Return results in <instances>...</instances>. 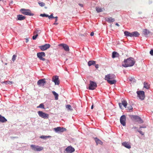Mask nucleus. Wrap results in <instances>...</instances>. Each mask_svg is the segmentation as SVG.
Returning a JSON list of instances; mask_svg holds the SVG:
<instances>
[{"label": "nucleus", "instance_id": "37998d69", "mask_svg": "<svg viewBox=\"0 0 153 153\" xmlns=\"http://www.w3.org/2000/svg\"><path fill=\"white\" fill-rule=\"evenodd\" d=\"M119 106L120 108L121 109H122V103H119Z\"/></svg>", "mask_w": 153, "mask_h": 153}, {"label": "nucleus", "instance_id": "473e14b6", "mask_svg": "<svg viewBox=\"0 0 153 153\" xmlns=\"http://www.w3.org/2000/svg\"><path fill=\"white\" fill-rule=\"evenodd\" d=\"M51 137V136H45L44 135H42L40 137L41 138L44 139H46L47 138H50Z\"/></svg>", "mask_w": 153, "mask_h": 153}, {"label": "nucleus", "instance_id": "0eeeda50", "mask_svg": "<svg viewBox=\"0 0 153 153\" xmlns=\"http://www.w3.org/2000/svg\"><path fill=\"white\" fill-rule=\"evenodd\" d=\"M38 113L40 117L45 119H48L49 117V115L48 114L44 113L42 111H38Z\"/></svg>", "mask_w": 153, "mask_h": 153}, {"label": "nucleus", "instance_id": "de8ad7c7", "mask_svg": "<svg viewBox=\"0 0 153 153\" xmlns=\"http://www.w3.org/2000/svg\"><path fill=\"white\" fill-rule=\"evenodd\" d=\"M7 83L9 84H11L12 83V82L11 81H9L7 82Z\"/></svg>", "mask_w": 153, "mask_h": 153}, {"label": "nucleus", "instance_id": "2eb2a0df", "mask_svg": "<svg viewBox=\"0 0 153 153\" xmlns=\"http://www.w3.org/2000/svg\"><path fill=\"white\" fill-rule=\"evenodd\" d=\"M133 118L135 120V121L138 122L140 123H143V121L141 118L138 116H133Z\"/></svg>", "mask_w": 153, "mask_h": 153}, {"label": "nucleus", "instance_id": "864d4df0", "mask_svg": "<svg viewBox=\"0 0 153 153\" xmlns=\"http://www.w3.org/2000/svg\"><path fill=\"white\" fill-rule=\"evenodd\" d=\"M93 108H94V105H92L91 106V109H93Z\"/></svg>", "mask_w": 153, "mask_h": 153}, {"label": "nucleus", "instance_id": "c9c22d12", "mask_svg": "<svg viewBox=\"0 0 153 153\" xmlns=\"http://www.w3.org/2000/svg\"><path fill=\"white\" fill-rule=\"evenodd\" d=\"M16 57L17 56L15 55H14L13 56L12 60L13 62H14V61L16 60Z\"/></svg>", "mask_w": 153, "mask_h": 153}, {"label": "nucleus", "instance_id": "7ed1b4c3", "mask_svg": "<svg viewBox=\"0 0 153 153\" xmlns=\"http://www.w3.org/2000/svg\"><path fill=\"white\" fill-rule=\"evenodd\" d=\"M137 97L141 100H143L145 97V93L143 91H140L137 92Z\"/></svg>", "mask_w": 153, "mask_h": 153}, {"label": "nucleus", "instance_id": "58836bf2", "mask_svg": "<svg viewBox=\"0 0 153 153\" xmlns=\"http://www.w3.org/2000/svg\"><path fill=\"white\" fill-rule=\"evenodd\" d=\"M128 109L129 110H131L133 108L131 105H128V107H127Z\"/></svg>", "mask_w": 153, "mask_h": 153}, {"label": "nucleus", "instance_id": "13d9d810", "mask_svg": "<svg viewBox=\"0 0 153 153\" xmlns=\"http://www.w3.org/2000/svg\"><path fill=\"white\" fill-rule=\"evenodd\" d=\"M1 1V0H0V1Z\"/></svg>", "mask_w": 153, "mask_h": 153}, {"label": "nucleus", "instance_id": "49530a36", "mask_svg": "<svg viewBox=\"0 0 153 153\" xmlns=\"http://www.w3.org/2000/svg\"><path fill=\"white\" fill-rule=\"evenodd\" d=\"M54 18L55 19V22H56L57 21L58 17L57 16H56L54 17Z\"/></svg>", "mask_w": 153, "mask_h": 153}, {"label": "nucleus", "instance_id": "c85d7f7f", "mask_svg": "<svg viewBox=\"0 0 153 153\" xmlns=\"http://www.w3.org/2000/svg\"><path fill=\"white\" fill-rule=\"evenodd\" d=\"M96 9L98 13L101 12L103 11L102 9L101 8H100L98 7H96Z\"/></svg>", "mask_w": 153, "mask_h": 153}, {"label": "nucleus", "instance_id": "a18cd8bd", "mask_svg": "<svg viewBox=\"0 0 153 153\" xmlns=\"http://www.w3.org/2000/svg\"><path fill=\"white\" fill-rule=\"evenodd\" d=\"M94 33L93 32H92L91 33V34H90V35H91V36H94Z\"/></svg>", "mask_w": 153, "mask_h": 153}, {"label": "nucleus", "instance_id": "f03ea898", "mask_svg": "<svg viewBox=\"0 0 153 153\" xmlns=\"http://www.w3.org/2000/svg\"><path fill=\"white\" fill-rule=\"evenodd\" d=\"M116 76L114 74H109L105 76V79L110 84H113L116 83L117 81L114 79Z\"/></svg>", "mask_w": 153, "mask_h": 153}, {"label": "nucleus", "instance_id": "a878e982", "mask_svg": "<svg viewBox=\"0 0 153 153\" xmlns=\"http://www.w3.org/2000/svg\"><path fill=\"white\" fill-rule=\"evenodd\" d=\"M125 36H130L132 37L131 33H130L128 31H125L124 32Z\"/></svg>", "mask_w": 153, "mask_h": 153}, {"label": "nucleus", "instance_id": "e433bc0d", "mask_svg": "<svg viewBox=\"0 0 153 153\" xmlns=\"http://www.w3.org/2000/svg\"><path fill=\"white\" fill-rule=\"evenodd\" d=\"M40 16L43 17H48V15L45 14H41Z\"/></svg>", "mask_w": 153, "mask_h": 153}, {"label": "nucleus", "instance_id": "f3484780", "mask_svg": "<svg viewBox=\"0 0 153 153\" xmlns=\"http://www.w3.org/2000/svg\"><path fill=\"white\" fill-rule=\"evenodd\" d=\"M150 33V32L147 29H144L143 30V33L145 36L147 37L148 34Z\"/></svg>", "mask_w": 153, "mask_h": 153}, {"label": "nucleus", "instance_id": "8fccbe9b", "mask_svg": "<svg viewBox=\"0 0 153 153\" xmlns=\"http://www.w3.org/2000/svg\"><path fill=\"white\" fill-rule=\"evenodd\" d=\"M79 5L81 7H82L83 6V5L82 4H79Z\"/></svg>", "mask_w": 153, "mask_h": 153}, {"label": "nucleus", "instance_id": "3c124183", "mask_svg": "<svg viewBox=\"0 0 153 153\" xmlns=\"http://www.w3.org/2000/svg\"><path fill=\"white\" fill-rule=\"evenodd\" d=\"M58 24V23H56V22H55L53 23V25H57Z\"/></svg>", "mask_w": 153, "mask_h": 153}, {"label": "nucleus", "instance_id": "393cba45", "mask_svg": "<svg viewBox=\"0 0 153 153\" xmlns=\"http://www.w3.org/2000/svg\"><path fill=\"white\" fill-rule=\"evenodd\" d=\"M52 93L55 97V99L56 100H58V99L59 97L58 94L54 91H53Z\"/></svg>", "mask_w": 153, "mask_h": 153}, {"label": "nucleus", "instance_id": "f257e3e1", "mask_svg": "<svg viewBox=\"0 0 153 153\" xmlns=\"http://www.w3.org/2000/svg\"><path fill=\"white\" fill-rule=\"evenodd\" d=\"M135 63V61L132 58H129L126 59H125L122 63V66L125 67H131L133 66Z\"/></svg>", "mask_w": 153, "mask_h": 153}, {"label": "nucleus", "instance_id": "f704fd0d", "mask_svg": "<svg viewBox=\"0 0 153 153\" xmlns=\"http://www.w3.org/2000/svg\"><path fill=\"white\" fill-rule=\"evenodd\" d=\"M38 3L40 6L41 7L44 6L45 5V4L42 2H39Z\"/></svg>", "mask_w": 153, "mask_h": 153}, {"label": "nucleus", "instance_id": "6e6552de", "mask_svg": "<svg viewBox=\"0 0 153 153\" xmlns=\"http://www.w3.org/2000/svg\"><path fill=\"white\" fill-rule=\"evenodd\" d=\"M37 55V57L39 58L40 60L43 61L45 60V59L43 58V57H45V53L43 52L38 53Z\"/></svg>", "mask_w": 153, "mask_h": 153}, {"label": "nucleus", "instance_id": "20e7f679", "mask_svg": "<svg viewBox=\"0 0 153 153\" xmlns=\"http://www.w3.org/2000/svg\"><path fill=\"white\" fill-rule=\"evenodd\" d=\"M20 10L22 13L25 15L28 16H33L34 15V14L31 13V11L29 9L26 10L24 9H22Z\"/></svg>", "mask_w": 153, "mask_h": 153}, {"label": "nucleus", "instance_id": "79ce46f5", "mask_svg": "<svg viewBox=\"0 0 153 153\" xmlns=\"http://www.w3.org/2000/svg\"><path fill=\"white\" fill-rule=\"evenodd\" d=\"M150 53L151 55L153 56V50H151L150 51Z\"/></svg>", "mask_w": 153, "mask_h": 153}, {"label": "nucleus", "instance_id": "a211bd4d", "mask_svg": "<svg viewBox=\"0 0 153 153\" xmlns=\"http://www.w3.org/2000/svg\"><path fill=\"white\" fill-rule=\"evenodd\" d=\"M122 145L128 149H130L131 148V146L129 143L128 142H124L122 143Z\"/></svg>", "mask_w": 153, "mask_h": 153}, {"label": "nucleus", "instance_id": "aec40b11", "mask_svg": "<svg viewBox=\"0 0 153 153\" xmlns=\"http://www.w3.org/2000/svg\"><path fill=\"white\" fill-rule=\"evenodd\" d=\"M106 21L108 22H114V19L111 17H106L105 18Z\"/></svg>", "mask_w": 153, "mask_h": 153}, {"label": "nucleus", "instance_id": "4468645a", "mask_svg": "<svg viewBox=\"0 0 153 153\" xmlns=\"http://www.w3.org/2000/svg\"><path fill=\"white\" fill-rule=\"evenodd\" d=\"M59 46H62L64 49V50L66 51H69V48L68 45L65 44H61L59 45Z\"/></svg>", "mask_w": 153, "mask_h": 153}, {"label": "nucleus", "instance_id": "c03bdc74", "mask_svg": "<svg viewBox=\"0 0 153 153\" xmlns=\"http://www.w3.org/2000/svg\"><path fill=\"white\" fill-rule=\"evenodd\" d=\"M95 67L96 68H98L99 67V65L98 64H95Z\"/></svg>", "mask_w": 153, "mask_h": 153}, {"label": "nucleus", "instance_id": "bb28decb", "mask_svg": "<svg viewBox=\"0 0 153 153\" xmlns=\"http://www.w3.org/2000/svg\"><path fill=\"white\" fill-rule=\"evenodd\" d=\"M143 87L147 89H149L150 88V85L148 83L144 82Z\"/></svg>", "mask_w": 153, "mask_h": 153}, {"label": "nucleus", "instance_id": "dca6fc26", "mask_svg": "<svg viewBox=\"0 0 153 153\" xmlns=\"http://www.w3.org/2000/svg\"><path fill=\"white\" fill-rule=\"evenodd\" d=\"M65 151L67 153H71L75 151V149L71 146H69L66 149Z\"/></svg>", "mask_w": 153, "mask_h": 153}, {"label": "nucleus", "instance_id": "6ab92c4d", "mask_svg": "<svg viewBox=\"0 0 153 153\" xmlns=\"http://www.w3.org/2000/svg\"><path fill=\"white\" fill-rule=\"evenodd\" d=\"M17 20H22L25 19V17L22 15H18L17 16Z\"/></svg>", "mask_w": 153, "mask_h": 153}, {"label": "nucleus", "instance_id": "09e8293b", "mask_svg": "<svg viewBox=\"0 0 153 153\" xmlns=\"http://www.w3.org/2000/svg\"><path fill=\"white\" fill-rule=\"evenodd\" d=\"M140 128H146V126H140Z\"/></svg>", "mask_w": 153, "mask_h": 153}, {"label": "nucleus", "instance_id": "2f4dec72", "mask_svg": "<svg viewBox=\"0 0 153 153\" xmlns=\"http://www.w3.org/2000/svg\"><path fill=\"white\" fill-rule=\"evenodd\" d=\"M66 108H67L68 110L72 111L73 110V109L71 108V105H66Z\"/></svg>", "mask_w": 153, "mask_h": 153}, {"label": "nucleus", "instance_id": "ddd939ff", "mask_svg": "<svg viewBox=\"0 0 153 153\" xmlns=\"http://www.w3.org/2000/svg\"><path fill=\"white\" fill-rule=\"evenodd\" d=\"M54 129L56 132H58L59 131L63 132L66 130L65 128H63V127L62 128L60 127H57L54 128Z\"/></svg>", "mask_w": 153, "mask_h": 153}, {"label": "nucleus", "instance_id": "9b49d317", "mask_svg": "<svg viewBox=\"0 0 153 153\" xmlns=\"http://www.w3.org/2000/svg\"><path fill=\"white\" fill-rule=\"evenodd\" d=\"M52 80L55 83V85H59V77L57 75L53 76L52 78Z\"/></svg>", "mask_w": 153, "mask_h": 153}, {"label": "nucleus", "instance_id": "a19ab883", "mask_svg": "<svg viewBox=\"0 0 153 153\" xmlns=\"http://www.w3.org/2000/svg\"><path fill=\"white\" fill-rule=\"evenodd\" d=\"M137 131L142 135H144V132H142L141 131L138 130Z\"/></svg>", "mask_w": 153, "mask_h": 153}, {"label": "nucleus", "instance_id": "72a5a7b5", "mask_svg": "<svg viewBox=\"0 0 153 153\" xmlns=\"http://www.w3.org/2000/svg\"><path fill=\"white\" fill-rule=\"evenodd\" d=\"M37 108H41L43 109H44V105L43 103H41L39 106H37Z\"/></svg>", "mask_w": 153, "mask_h": 153}, {"label": "nucleus", "instance_id": "9d476101", "mask_svg": "<svg viewBox=\"0 0 153 153\" xmlns=\"http://www.w3.org/2000/svg\"><path fill=\"white\" fill-rule=\"evenodd\" d=\"M50 46L51 45L50 44H46L44 45L40 46L39 47L42 51H44L49 48L50 47Z\"/></svg>", "mask_w": 153, "mask_h": 153}, {"label": "nucleus", "instance_id": "1a4fd4ad", "mask_svg": "<svg viewBox=\"0 0 153 153\" xmlns=\"http://www.w3.org/2000/svg\"><path fill=\"white\" fill-rule=\"evenodd\" d=\"M126 117L125 115H122L120 119V121L121 124L123 126H125L126 125Z\"/></svg>", "mask_w": 153, "mask_h": 153}, {"label": "nucleus", "instance_id": "f8f14e48", "mask_svg": "<svg viewBox=\"0 0 153 153\" xmlns=\"http://www.w3.org/2000/svg\"><path fill=\"white\" fill-rule=\"evenodd\" d=\"M45 83V79H43L39 80L37 82V84L39 86H43Z\"/></svg>", "mask_w": 153, "mask_h": 153}, {"label": "nucleus", "instance_id": "603ef678", "mask_svg": "<svg viewBox=\"0 0 153 153\" xmlns=\"http://www.w3.org/2000/svg\"><path fill=\"white\" fill-rule=\"evenodd\" d=\"M115 25L118 26H119V25L118 24V23H116L115 24Z\"/></svg>", "mask_w": 153, "mask_h": 153}, {"label": "nucleus", "instance_id": "b1692460", "mask_svg": "<svg viewBox=\"0 0 153 153\" xmlns=\"http://www.w3.org/2000/svg\"><path fill=\"white\" fill-rule=\"evenodd\" d=\"M96 63V61L93 60L89 61L88 62V65L89 66L92 65H95Z\"/></svg>", "mask_w": 153, "mask_h": 153}, {"label": "nucleus", "instance_id": "5fc2aeb1", "mask_svg": "<svg viewBox=\"0 0 153 153\" xmlns=\"http://www.w3.org/2000/svg\"><path fill=\"white\" fill-rule=\"evenodd\" d=\"M26 42H28L29 41L28 40V39H26Z\"/></svg>", "mask_w": 153, "mask_h": 153}, {"label": "nucleus", "instance_id": "5701e85b", "mask_svg": "<svg viewBox=\"0 0 153 153\" xmlns=\"http://www.w3.org/2000/svg\"><path fill=\"white\" fill-rule=\"evenodd\" d=\"M132 37H138L140 35V34L137 31H134L131 33Z\"/></svg>", "mask_w": 153, "mask_h": 153}, {"label": "nucleus", "instance_id": "7c9ffc66", "mask_svg": "<svg viewBox=\"0 0 153 153\" xmlns=\"http://www.w3.org/2000/svg\"><path fill=\"white\" fill-rule=\"evenodd\" d=\"M122 105H123V106L126 108L127 104V102L126 100H123V101H122Z\"/></svg>", "mask_w": 153, "mask_h": 153}, {"label": "nucleus", "instance_id": "cd10ccee", "mask_svg": "<svg viewBox=\"0 0 153 153\" xmlns=\"http://www.w3.org/2000/svg\"><path fill=\"white\" fill-rule=\"evenodd\" d=\"M119 54L118 53L116 52H114L112 53V58H114L115 57H117L119 56Z\"/></svg>", "mask_w": 153, "mask_h": 153}, {"label": "nucleus", "instance_id": "4d7b16f0", "mask_svg": "<svg viewBox=\"0 0 153 153\" xmlns=\"http://www.w3.org/2000/svg\"><path fill=\"white\" fill-rule=\"evenodd\" d=\"M5 65H7V63H6L5 64Z\"/></svg>", "mask_w": 153, "mask_h": 153}, {"label": "nucleus", "instance_id": "6e6d98bb", "mask_svg": "<svg viewBox=\"0 0 153 153\" xmlns=\"http://www.w3.org/2000/svg\"><path fill=\"white\" fill-rule=\"evenodd\" d=\"M137 128L136 127H134L133 128H134V129H136Z\"/></svg>", "mask_w": 153, "mask_h": 153}, {"label": "nucleus", "instance_id": "ea45409f", "mask_svg": "<svg viewBox=\"0 0 153 153\" xmlns=\"http://www.w3.org/2000/svg\"><path fill=\"white\" fill-rule=\"evenodd\" d=\"M54 17L53 16V14H52L50 16H48V18L49 19H50L51 18H54Z\"/></svg>", "mask_w": 153, "mask_h": 153}, {"label": "nucleus", "instance_id": "412c9836", "mask_svg": "<svg viewBox=\"0 0 153 153\" xmlns=\"http://www.w3.org/2000/svg\"><path fill=\"white\" fill-rule=\"evenodd\" d=\"M7 121V120L4 117L0 114V122L2 123H5Z\"/></svg>", "mask_w": 153, "mask_h": 153}, {"label": "nucleus", "instance_id": "4be33fe9", "mask_svg": "<svg viewBox=\"0 0 153 153\" xmlns=\"http://www.w3.org/2000/svg\"><path fill=\"white\" fill-rule=\"evenodd\" d=\"M95 140L97 145H98V144H102V143L101 141L99 140V139L97 138V137L95 138Z\"/></svg>", "mask_w": 153, "mask_h": 153}, {"label": "nucleus", "instance_id": "39448f33", "mask_svg": "<svg viewBox=\"0 0 153 153\" xmlns=\"http://www.w3.org/2000/svg\"><path fill=\"white\" fill-rule=\"evenodd\" d=\"M97 87V85L96 82L91 81H90L88 87L89 89L93 90L95 89Z\"/></svg>", "mask_w": 153, "mask_h": 153}, {"label": "nucleus", "instance_id": "4c0bfd02", "mask_svg": "<svg viewBox=\"0 0 153 153\" xmlns=\"http://www.w3.org/2000/svg\"><path fill=\"white\" fill-rule=\"evenodd\" d=\"M38 36V35L35 34L33 36L32 39L33 40H35L36 39L37 37Z\"/></svg>", "mask_w": 153, "mask_h": 153}, {"label": "nucleus", "instance_id": "423d86ee", "mask_svg": "<svg viewBox=\"0 0 153 153\" xmlns=\"http://www.w3.org/2000/svg\"><path fill=\"white\" fill-rule=\"evenodd\" d=\"M30 146L32 149L36 151H40L42 150L43 149L42 147L34 145H32Z\"/></svg>", "mask_w": 153, "mask_h": 153}, {"label": "nucleus", "instance_id": "c756f323", "mask_svg": "<svg viewBox=\"0 0 153 153\" xmlns=\"http://www.w3.org/2000/svg\"><path fill=\"white\" fill-rule=\"evenodd\" d=\"M41 32V30L37 29H36L35 30L34 32V35L37 34L38 35L39 34H40Z\"/></svg>", "mask_w": 153, "mask_h": 153}]
</instances>
